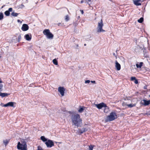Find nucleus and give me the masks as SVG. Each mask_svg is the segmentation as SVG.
Segmentation results:
<instances>
[{"instance_id":"1","label":"nucleus","mask_w":150,"mask_h":150,"mask_svg":"<svg viewBox=\"0 0 150 150\" xmlns=\"http://www.w3.org/2000/svg\"><path fill=\"white\" fill-rule=\"evenodd\" d=\"M71 119L73 124L78 127L80 126L82 123V120L79 115L78 114H72L71 116Z\"/></svg>"},{"instance_id":"2","label":"nucleus","mask_w":150,"mask_h":150,"mask_svg":"<svg viewBox=\"0 0 150 150\" xmlns=\"http://www.w3.org/2000/svg\"><path fill=\"white\" fill-rule=\"evenodd\" d=\"M117 118V115L115 112H111L110 115L107 116L106 119V122H110L114 120Z\"/></svg>"},{"instance_id":"3","label":"nucleus","mask_w":150,"mask_h":150,"mask_svg":"<svg viewBox=\"0 0 150 150\" xmlns=\"http://www.w3.org/2000/svg\"><path fill=\"white\" fill-rule=\"evenodd\" d=\"M27 145L26 143L25 142L21 144L20 142L18 143L17 148L18 150H26Z\"/></svg>"},{"instance_id":"4","label":"nucleus","mask_w":150,"mask_h":150,"mask_svg":"<svg viewBox=\"0 0 150 150\" xmlns=\"http://www.w3.org/2000/svg\"><path fill=\"white\" fill-rule=\"evenodd\" d=\"M43 34L46 35L47 38L52 39L54 37L53 35L51 33L49 29H45L43 32Z\"/></svg>"},{"instance_id":"5","label":"nucleus","mask_w":150,"mask_h":150,"mask_svg":"<svg viewBox=\"0 0 150 150\" xmlns=\"http://www.w3.org/2000/svg\"><path fill=\"white\" fill-rule=\"evenodd\" d=\"M103 25V22L102 19H101L100 22L98 23L97 31L98 32H104L105 31L103 29L102 27Z\"/></svg>"},{"instance_id":"6","label":"nucleus","mask_w":150,"mask_h":150,"mask_svg":"<svg viewBox=\"0 0 150 150\" xmlns=\"http://www.w3.org/2000/svg\"><path fill=\"white\" fill-rule=\"evenodd\" d=\"M45 143L47 147L50 148L54 146V143L53 141L50 139H48Z\"/></svg>"},{"instance_id":"7","label":"nucleus","mask_w":150,"mask_h":150,"mask_svg":"<svg viewBox=\"0 0 150 150\" xmlns=\"http://www.w3.org/2000/svg\"><path fill=\"white\" fill-rule=\"evenodd\" d=\"M150 104V100H147L145 99H143L141 100L140 104L144 106L149 105Z\"/></svg>"},{"instance_id":"8","label":"nucleus","mask_w":150,"mask_h":150,"mask_svg":"<svg viewBox=\"0 0 150 150\" xmlns=\"http://www.w3.org/2000/svg\"><path fill=\"white\" fill-rule=\"evenodd\" d=\"M95 105L99 109H101L103 107H107L106 105L103 103H102L98 104H96Z\"/></svg>"},{"instance_id":"9","label":"nucleus","mask_w":150,"mask_h":150,"mask_svg":"<svg viewBox=\"0 0 150 150\" xmlns=\"http://www.w3.org/2000/svg\"><path fill=\"white\" fill-rule=\"evenodd\" d=\"M58 91L62 96L64 95L65 89L63 87H59L58 88Z\"/></svg>"},{"instance_id":"10","label":"nucleus","mask_w":150,"mask_h":150,"mask_svg":"<svg viewBox=\"0 0 150 150\" xmlns=\"http://www.w3.org/2000/svg\"><path fill=\"white\" fill-rule=\"evenodd\" d=\"M29 26L28 25L26 24H23L21 27V29L23 31H26L28 30Z\"/></svg>"},{"instance_id":"11","label":"nucleus","mask_w":150,"mask_h":150,"mask_svg":"<svg viewBox=\"0 0 150 150\" xmlns=\"http://www.w3.org/2000/svg\"><path fill=\"white\" fill-rule=\"evenodd\" d=\"M115 67L116 68L117 70L119 71L120 69L121 66L117 60L115 61Z\"/></svg>"},{"instance_id":"12","label":"nucleus","mask_w":150,"mask_h":150,"mask_svg":"<svg viewBox=\"0 0 150 150\" xmlns=\"http://www.w3.org/2000/svg\"><path fill=\"white\" fill-rule=\"evenodd\" d=\"M12 11V8H9L8 10L4 12V14L7 16H9L10 15V12Z\"/></svg>"},{"instance_id":"13","label":"nucleus","mask_w":150,"mask_h":150,"mask_svg":"<svg viewBox=\"0 0 150 150\" xmlns=\"http://www.w3.org/2000/svg\"><path fill=\"white\" fill-rule=\"evenodd\" d=\"M9 95V93H2L0 92V96H1L2 98H3Z\"/></svg>"},{"instance_id":"14","label":"nucleus","mask_w":150,"mask_h":150,"mask_svg":"<svg viewBox=\"0 0 150 150\" xmlns=\"http://www.w3.org/2000/svg\"><path fill=\"white\" fill-rule=\"evenodd\" d=\"M25 38L26 40L28 41H30L31 39V36H30L28 34H26L25 36Z\"/></svg>"},{"instance_id":"15","label":"nucleus","mask_w":150,"mask_h":150,"mask_svg":"<svg viewBox=\"0 0 150 150\" xmlns=\"http://www.w3.org/2000/svg\"><path fill=\"white\" fill-rule=\"evenodd\" d=\"M133 2L134 4L136 6H140L141 5V4L139 3V2L137 0H134Z\"/></svg>"},{"instance_id":"16","label":"nucleus","mask_w":150,"mask_h":150,"mask_svg":"<svg viewBox=\"0 0 150 150\" xmlns=\"http://www.w3.org/2000/svg\"><path fill=\"white\" fill-rule=\"evenodd\" d=\"M143 64V63L142 62H140L139 64H136V66L137 68H140L142 66Z\"/></svg>"},{"instance_id":"17","label":"nucleus","mask_w":150,"mask_h":150,"mask_svg":"<svg viewBox=\"0 0 150 150\" xmlns=\"http://www.w3.org/2000/svg\"><path fill=\"white\" fill-rule=\"evenodd\" d=\"M86 131H87V129L86 128L83 127L81 129H80L79 130V132L81 133L82 134L84 132H85Z\"/></svg>"},{"instance_id":"18","label":"nucleus","mask_w":150,"mask_h":150,"mask_svg":"<svg viewBox=\"0 0 150 150\" xmlns=\"http://www.w3.org/2000/svg\"><path fill=\"white\" fill-rule=\"evenodd\" d=\"M41 140L44 142H46L47 141V139L44 136H42L40 137Z\"/></svg>"},{"instance_id":"19","label":"nucleus","mask_w":150,"mask_h":150,"mask_svg":"<svg viewBox=\"0 0 150 150\" xmlns=\"http://www.w3.org/2000/svg\"><path fill=\"white\" fill-rule=\"evenodd\" d=\"M18 14L19 13H15L14 12H12V13L11 14V15L12 16L14 17L17 16L18 15Z\"/></svg>"},{"instance_id":"20","label":"nucleus","mask_w":150,"mask_h":150,"mask_svg":"<svg viewBox=\"0 0 150 150\" xmlns=\"http://www.w3.org/2000/svg\"><path fill=\"white\" fill-rule=\"evenodd\" d=\"M136 105L133 104H127V106L129 108H132L135 106Z\"/></svg>"},{"instance_id":"21","label":"nucleus","mask_w":150,"mask_h":150,"mask_svg":"<svg viewBox=\"0 0 150 150\" xmlns=\"http://www.w3.org/2000/svg\"><path fill=\"white\" fill-rule=\"evenodd\" d=\"M144 21V18L143 17L140 18L138 20V22L140 23H142Z\"/></svg>"},{"instance_id":"22","label":"nucleus","mask_w":150,"mask_h":150,"mask_svg":"<svg viewBox=\"0 0 150 150\" xmlns=\"http://www.w3.org/2000/svg\"><path fill=\"white\" fill-rule=\"evenodd\" d=\"M8 106L13 107L14 105V103L12 102H10L8 103Z\"/></svg>"},{"instance_id":"23","label":"nucleus","mask_w":150,"mask_h":150,"mask_svg":"<svg viewBox=\"0 0 150 150\" xmlns=\"http://www.w3.org/2000/svg\"><path fill=\"white\" fill-rule=\"evenodd\" d=\"M53 64L55 65H57L58 64V62H57V60H56V59H54L53 61Z\"/></svg>"},{"instance_id":"24","label":"nucleus","mask_w":150,"mask_h":150,"mask_svg":"<svg viewBox=\"0 0 150 150\" xmlns=\"http://www.w3.org/2000/svg\"><path fill=\"white\" fill-rule=\"evenodd\" d=\"M83 110H84L83 107H81L79 108V110H78V112H79L81 113L83 112Z\"/></svg>"},{"instance_id":"25","label":"nucleus","mask_w":150,"mask_h":150,"mask_svg":"<svg viewBox=\"0 0 150 150\" xmlns=\"http://www.w3.org/2000/svg\"><path fill=\"white\" fill-rule=\"evenodd\" d=\"M4 17L3 14L2 12L0 13V20L3 19Z\"/></svg>"},{"instance_id":"26","label":"nucleus","mask_w":150,"mask_h":150,"mask_svg":"<svg viewBox=\"0 0 150 150\" xmlns=\"http://www.w3.org/2000/svg\"><path fill=\"white\" fill-rule=\"evenodd\" d=\"M94 146V145H90L89 146V150H93V147Z\"/></svg>"},{"instance_id":"27","label":"nucleus","mask_w":150,"mask_h":150,"mask_svg":"<svg viewBox=\"0 0 150 150\" xmlns=\"http://www.w3.org/2000/svg\"><path fill=\"white\" fill-rule=\"evenodd\" d=\"M65 20L67 22L69 20V18L68 15H67L65 16Z\"/></svg>"},{"instance_id":"28","label":"nucleus","mask_w":150,"mask_h":150,"mask_svg":"<svg viewBox=\"0 0 150 150\" xmlns=\"http://www.w3.org/2000/svg\"><path fill=\"white\" fill-rule=\"evenodd\" d=\"M3 142L4 144L6 146L8 144V141L7 140H6L3 141Z\"/></svg>"},{"instance_id":"29","label":"nucleus","mask_w":150,"mask_h":150,"mask_svg":"<svg viewBox=\"0 0 150 150\" xmlns=\"http://www.w3.org/2000/svg\"><path fill=\"white\" fill-rule=\"evenodd\" d=\"M3 86L2 84H0V92L2 91Z\"/></svg>"},{"instance_id":"30","label":"nucleus","mask_w":150,"mask_h":150,"mask_svg":"<svg viewBox=\"0 0 150 150\" xmlns=\"http://www.w3.org/2000/svg\"><path fill=\"white\" fill-rule=\"evenodd\" d=\"M21 39V35H19L18 37V41L20 42Z\"/></svg>"},{"instance_id":"31","label":"nucleus","mask_w":150,"mask_h":150,"mask_svg":"<svg viewBox=\"0 0 150 150\" xmlns=\"http://www.w3.org/2000/svg\"><path fill=\"white\" fill-rule=\"evenodd\" d=\"M136 78L135 77H132L131 78V79L132 81H134L136 79Z\"/></svg>"},{"instance_id":"32","label":"nucleus","mask_w":150,"mask_h":150,"mask_svg":"<svg viewBox=\"0 0 150 150\" xmlns=\"http://www.w3.org/2000/svg\"><path fill=\"white\" fill-rule=\"evenodd\" d=\"M90 82V81L89 80H87L85 81V83H88Z\"/></svg>"},{"instance_id":"33","label":"nucleus","mask_w":150,"mask_h":150,"mask_svg":"<svg viewBox=\"0 0 150 150\" xmlns=\"http://www.w3.org/2000/svg\"><path fill=\"white\" fill-rule=\"evenodd\" d=\"M134 83H135V84H138V81L136 79L135 80H134Z\"/></svg>"},{"instance_id":"34","label":"nucleus","mask_w":150,"mask_h":150,"mask_svg":"<svg viewBox=\"0 0 150 150\" xmlns=\"http://www.w3.org/2000/svg\"><path fill=\"white\" fill-rule=\"evenodd\" d=\"M3 106L4 107H7L8 106V103H7L5 104H4L3 105Z\"/></svg>"},{"instance_id":"35","label":"nucleus","mask_w":150,"mask_h":150,"mask_svg":"<svg viewBox=\"0 0 150 150\" xmlns=\"http://www.w3.org/2000/svg\"><path fill=\"white\" fill-rule=\"evenodd\" d=\"M80 11L81 12V13L82 14H83L84 12L83 11V10H80Z\"/></svg>"},{"instance_id":"36","label":"nucleus","mask_w":150,"mask_h":150,"mask_svg":"<svg viewBox=\"0 0 150 150\" xmlns=\"http://www.w3.org/2000/svg\"><path fill=\"white\" fill-rule=\"evenodd\" d=\"M91 82L92 83H96L95 81H91Z\"/></svg>"},{"instance_id":"37","label":"nucleus","mask_w":150,"mask_h":150,"mask_svg":"<svg viewBox=\"0 0 150 150\" xmlns=\"http://www.w3.org/2000/svg\"><path fill=\"white\" fill-rule=\"evenodd\" d=\"M0 105L1 106H3V105H4V104L3 103H1Z\"/></svg>"},{"instance_id":"38","label":"nucleus","mask_w":150,"mask_h":150,"mask_svg":"<svg viewBox=\"0 0 150 150\" xmlns=\"http://www.w3.org/2000/svg\"><path fill=\"white\" fill-rule=\"evenodd\" d=\"M17 22H21V21L20 20H18Z\"/></svg>"},{"instance_id":"39","label":"nucleus","mask_w":150,"mask_h":150,"mask_svg":"<svg viewBox=\"0 0 150 150\" xmlns=\"http://www.w3.org/2000/svg\"><path fill=\"white\" fill-rule=\"evenodd\" d=\"M61 24V23H59L58 24V26H59Z\"/></svg>"},{"instance_id":"40","label":"nucleus","mask_w":150,"mask_h":150,"mask_svg":"<svg viewBox=\"0 0 150 150\" xmlns=\"http://www.w3.org/2000/svg\"><path fill=\"white\" fill-rule=\"evenodd\" d=\"M83 1H81V3H83Z\"/></svg>"},{"instance_id":"41","label":"nucleus","mask_w":150,"mask_h":150,"mask_svg":"<svg viewBox=\"0 0 150 150\" xmlns=\"http://www.w3.org/2000/svg\"><path fill=\"white\" fill-rule=\"evenodd\" d=\"M2 81L1 80H0V83H2Z\"/></svg>"},{"instance_id":"42","label":"nucleus","mask_w":150,"mask_h":150,"mask_svg":"<svg viewBox=\"0 0 150 150\" xmlns=\"http://www.w3.org/2000/svg\"><path fill=\"white\" fill-rule=\"evenodd\" d=\"M139 2L141 1V0H137Z\"/></svg>"},{"instance_id":"43","label":"nucleus","mask_w":150,"mask_h":150,"mask_svg":"<svg viewBox=\"0 0 150 150\" xmlns=\"http://www.w3.org/2000/svg\"><path fill=\"white\" fill-rule=\"evenodd\" d=\"M113 55H114L115 56V53H114L113 54Z\"/></svg>"},{"instance_id":"44","label":"nucleus","mask_w":150,"mask_h":150,"mask_svg":"<svg viewBox=\"0 0 150 150\" xmlns=\"http://www.w3.org/2000/svg\"><path fill=\"white\" fill-rule=\"evenodd\" d=\"M84 45L85 46H86V44H84Z\"/></svg>"},{"instance_id":"45","label":"nucleus","mask_w":150,"mask_h":150,"mask_svg":"<svg viewBox=\"0 0 150 150\" xmlns=\"http://www.w3.org/2000/svg\"><path fill=\"white\" fill-rule=\"evenodd\" d=\"M78 18H80V16H79L78 17Z\"/></svg>"},{"instance_id":"46","label":"nucleus","mask_w":150,"mask_h":150,"mask_svg":"<svg viewBox=\"0 0 150 150\" xmlns=\"http://www.w3.org/2000/svg\"><path fill=\"white\" fill-rule=\"evenodd\" d=\"M89 1H90V0H88Z\"/></svg>"},{"instance_id":"47","label":"nucleus","mask_w":150,"mask_h":150,"mask_svg":"<svg viewBox=\"0 0 150 150\" xmlns=\"http://www.w3.org/2000/svg\"><path fill=\"white\" fill-rule=\"evenodd\" d=\"M1 58V56H0V58Z\"/></svg>"},{"instance_id":"48","label":"nucleus","mask_w":150,"mask_h":150,"mask_svg":"<svg viewBox=\"0 0 150 150\" xmlns=\"http://www.w3.org/2000/svg\"><path fill=\"white\" fill-rule=\"evenodd\" d=\"M149 97H150V95H149Z\"/></svg>"}]
</instances>
